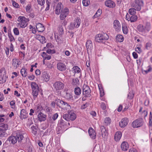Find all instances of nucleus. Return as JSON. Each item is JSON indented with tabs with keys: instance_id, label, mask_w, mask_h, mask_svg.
<instances>
[{
	"instance_id": "e433bc0d",
	"label": "nucleus",
	"mask_w": 152,
	"mask_h": 152,
	"mask_svg": "<svg viewBox=\"0 0 152 152\" xmlns=\"http://www.w3.org/2000/svg\"><path fill=\"white\" fill-rule=\"evenodd\" d=\"M79 80L77 78H76L72 79L71 83L73 86H77L79 84Z\"/></svg>"
},
{
	"instance_id": "13d9d810",
	"label": "nucleus",
	"mask_w": 152,
	"mask_h": 152,
	"mask_svg": "<svg viewBox=\"0 0 152 152\" xmlns=\"http://www.w3.org/2000/svg\"><path fill=\"white\" fill-rule=\"evenodd\" d=\"M14 33L16 35H18L19 34V31L18 29L17 28H15L13 29Z\"/></svg>"
},
{
	"instance_id": "6e6d98bb",
	"label": "nucleus",
	"mask_w": 152,
	"mask_h": 152,
	"mask_svg": "<svg viewBox=\"0 0 152 152\" xmlns=\"http://www.w3.org/2000/svg\"><path fill=\"white\" fill-rule=\"evenodd\" d=\"M12 4L13 6L15 7L18 8L19 7V5L18 3L15 2V1H12Z\"/></svg>"
},
{
	"instance_id": "f03ea898",
	"label": "nucleus",
	"mask_w": 152,
	"mask_h": 152,
	"mask_svg": "<svg viewBox=\"0 0 152 152\" xmlns=\"http://www.w3.org/2000/svg\"><path fill=\"white\" fill-rule=\"evenodd\" d=\"M68 114H65L63 116V118L66 121H74L76 118V114L72 111H68Z\"/></svg>"
},
{
	"instance_id": "2f4dec72",
	"label": "nucleus",
	"mask_w": 152,
	"mask_h": 152,
	"mask_svg": "<svg viewBox=\"0 0 152 152\" xmlns=\"http://www.w3.org/2000/svg\"><path fill=\"white\" fill-rule=\"evenodd\" d=\"M8 128V125L6 124H2L0 125V129L2 131H5Z\"/></svg>"
},
{
	"instance_id": "f3484780",
	"label": "nucleus",
	"mask_w": 152,
	"mask_h": 152,
	"mask_svg": "<svg viewBox=\"0 0 152 152\" xmlns=\"http://www.w3.org/2000/svg\"><path fill=\"white\" fill-rule=\"evenodd\" d=\"M20 61L18 59L16 58H14L12 60V65L14 69H16L18 67Z\"/></svg>"
},
{
	"instance_id": "7ed1b4c3",
	"label": "nucleus",
	"mask_w": 152,
	"mask_h": 152,
	"mask_svg": "<svg viewBox=\"0 0 152 152\" xmlns=\"http://www.w3.org/2000/svg\"><path fill=\"white\" fill-rule=\"evenodd\" d=\"M109 38L108 35L106 34H99L96 36L95 40L99 42H103L104 40L108 39Z\"/></svg>"
},
{
	"instance_id": "a878e982",
	"label": "nucleus",
	"mask_w": 152,
	"mask_h": 152,
	"mask_svg": "<svg viewBox=\"0 0 152 152\" xmlns=\"http://www.w3.org/2000/svg\"><path fill=\"white\" fill-rule=\"evenodd\" d=\"M101 131L102 137H105L107 134V131L106 128L103 126L100 127Z\"/></svg>"
},
{
	"instance_id": "c9c22d12",
	"label": "nucleus",
	"mask_w": 152,
	"mask_h": 152,
	"mask_svg": "<svg viewBox=\"0 0 152 152\" xmlns=\"http://www.w3.org/2000/svg\"><path fill=\"white\" fill-rule=\"evenodd\" d=\"M111 122L110 118L109 117H106L104 118V125L105 126H107L110 124Z\"/></svg>"
},
{
	"instance_id": "052dcab7",
	"label": "nucleus",
	"mask_w": 152,
	"mask_h": 152,
	"mask_svg": "<svg viewBox=\"0 0 152 152\" xmlns=\"http://www.w3.org/2000/svg\"><path fill=\"white\" fill-rule=\"evenodd\" d=\"M122 30L124 33L125 34H127L128 33V29L126 27H122Z\"/></svg>"
},
{
	"instance_id": "5701e85b",
	"label": "nucleus",
	"mask_w": 152,
	"mask_h": 152,
	"mask_svg": "<svg viewBox=\"0 0 152 152\" xmlns=\"http://www.w3.org/2000/svg\"><path fill=\"white\" fill-rule=\"evenodd\" d=\"M128 143L126 142H123L121 145V148L122 150L125 151H127L129 148Z\"/></svg>"
},
{
	"instance_id": "20e7f679",
	"label": "nucleus",
	"mask_w": 152,
	"mask_h": 152,
	"mask_svg": "<svg viewBox=\"0 0 152 152\" xmlns=\"http://www.w3.org/2000/svg\"><path fill=\"white\" fill-rule=\"evenodd\" d=\"M143 2L142 0H135L134 3L132 4V6L137 11L140 10L143 6Z\"/></svg>"
},
{
	"instance_id": "3c124183",
	"label": "nucleus",
	"mask_w": 152,
	"mask_h": 152,
	"mask_svg": "<svg viewBox=\"0 0 152 152\" xmlns=\"http://www.w3.org/2000/svg\"><path fill=\"white\" fill-rule=\"evenodd\" d=\"M83 4L84 6H87L90 4L89 0H83Z\"/></svg>"
},
{
	"instance_id": "2eb2a0df",
	"label": "nucleus",
	"mask_w": 152,
	"mask_h": 152,
	"mask_svg": "<svg viewBox=\"0 0 152 152\" xmlns=\"http://www.w3.org/2000/svg\"><path fill=\"white\" fill-rule=\"evenodd\" d=\"M113 26L115 31H118L121 29V26L120 24L117 20H115L114 21L113 23Z\"/></svg>"
},
{
	"instance_id": "c756f323",
	"label": "nucleus",
	"mask_w": 152,
	"mask_h": 152,
	"mask_svg": "<svg viewBox=\"0 0 152 152\" xmlns=\"http://www.w3.org/2000/svg\"><path fill=\"white\" fill-rule=\"evenodd\" d=\"M81 22V20L79 18H77L74 20L73 23L75 25V26L76 27V28H77L79 26Z\"/></svg>"
},
{
	"instance_id": "0e129e2a",
	"label": "nucleus",
	"mask_w": 152,
	"mask_h": 152,
	"mask_svg": "<svg viewBox=\"0 0 152 152\" xmlns=\"http://www.w3.org/2000/svg\"><path fill=\"white\" fill-rule=\"evenodd\" d=\"M88 104L86 103L85 104H84L81 106V108L83 109H85L86 107H88Z\"/></svg>"
},
{
	"instance_id": "c03bdc74",
	"label": "nucleus",
	"mask_w": 152,
	"mask_h": 152,
	"mask_svg": "<svg viewBox=\"0 0 152 152\" xmlns=\"http://www.w3.org/2000/svg\"><path fill=\"white\" fill-rule=\"evenodd\" d=\"M72 69L74 71V72L75 73H78L80 72V69L77 66H74Z\"/></svg>"
},
{
	"instance_id": "473e14b6",
	"label": "nucleus",
	"mask_w": 152,
	"mask_h": 152,
	"mask_svg": "<svg viewBox=\"0 0 152 152\" xmlns=\"http://www.w3.org/2000/svg\"><path fill=\"white\" fill-rule=\"evenodd\" d=\"M42 56L43 59L48 60H50L51 58V56L47 54L45 52H43L42 54Z\"/></svg>"
},
{
	"instance_id": "4c0bfd02",
	"label": "nucleus",
	"mask_w": 152,
	"mask_h": 152,
	"mask_svg": "<svg viewBox=\"0 0 152 152\" xmlns=\"http://www.w3.org/2000/svg\"><path fill=\"white\" fill-rule=\"evenodd\" d=\"M137 19V17L136 15H132L130 16L129 19V20L131 22H133L136 21Z\"/></svg>"
},
{
	"instance_id": "cd10ccee",
	"label": "nucleus",
	"mask_w": 152,
	"mask_h": 152,
	"mask_svg": "<svg viewBox=\"0 0 152 152\" xmlns=\"http://www.w3.org/2000/svg\"><path fill=\"white\" fill-rule=\"evenodd\" d=\"M64 97L65 99L68 100L72 99V96L70 93L66 91H64Z\"/></svg>"
},
{
	"instance_id": "6ab92c4d",
	"label": "nucleus",
	"mask_w": 152,
	"mask_h": 152,
	"mask_svg": "<svg viewBox=\"0 0 152 152\" xmlns=\"http://www.w3.org/2000/svg\"><path fill=\"white\" fill-rule=\"evenodd\" d=\"M28 116V113L26 110L24 109H22L21 110L20 118L21 119L23 120L26 118Z\"/></svg>"
},
{
	"instance_id": "680f3d73",
	"label": "nucleus",
	"mask_w": 152,
	"mask_h": 152,
	"mask_svg": "<svg viewBox=\"0 0 152 152\" xmlns=\"http://www.w3.org/2000/svg\"><path fill=\"white\" fill-rule=\"evenodd\" d=\"M46 52L48 54L53 53H55V51L54 50L48 49L46 50Z\"/></svg>"
},
{
	"instance_id": "5fc2aeb1",
	"label": "nucleus",
	"mask_w": 152,
	"mask_h": 152,
	"mask_svg": "<svg viewBox=\"0 0 152 152\" xmlns=\"http://www.w3.org/2000/svg\"><path fill=\"white\" fill-rule=\"evenodd\" d=\"M75 28H76V27L75 26V25L73 23H71L69 26V29L71 30Z\"/></svg>"
},
{
	"instance_id": "49530a36",
	"label": "nucleus",
	"mask_w": 152,
	"mask_h": 152,
	"mask_svg": "<svg viewBox=\"0 0 152 152\" xmlns=\"http://www.w3.org/2000/svg\"><path fill=\"white\" fill-rule=\"evenodd\" d=\"M45 109L46 112L48 113H50L52 111V109L51 108L48 106H45Z\"/></svg>"
},
{
	"instance_id": "de8ad7c7",
	"label": "nucleus",
	"mask_w": 152,
	"mask_h": 152,
	"mask_svg": "<svg viewBox=\"0 0 152 152\" xmlns=\"http://www.w3.org/2000/svg\"><path fill=\"white\" fill-rule=\"evenodd\" d=\"M98 87L100 93V96H102L104 95L103 88L101 86V85H98Z\"/></svg>"
},
{
	"instance_id": "aec40b11",
	"label": "nucleus",
	"mask_w": 152,
	"mask_h": 152,
	"mask_svg": "<svg viewBox=\"0 0 152 152\" xmlns=\"http://www.w3.org/2000/svg\"><path fill=\"white\" fill-rule=\"evenodd\" d=\"M38 118L39 121L41 122L44 121L46 119V115L40 112L38 115Z\"/></svg>"
},
{
	"instance_id": "37998d69",
	"label": "nucleus",
	"mask_w": 152,
	"mask_h": 152,
	"mask_svg": "<svg viewBox=\"0 0 152 152\" xmlns=\"http://www.w3.org/2000/svg\"><path fill=\"white\" fill-rule=\"evenodd\" d=\"M136 10L134 8H130L129 10V12L131 15H135V14L136 13Z\"/></svg>"
},
{
	"instance_id": "f704fd0d",
	"label": "nucleus",
	"mask_w": 152,
	"mask_h": 152,
	"mask_svg": "<svg viewBox=\"0 0 152 152\" xmlns=\"http://www.w3.org/2000/svg\"><path fill=\"white\" fill-rule=\"evenodd\" d=\"M116 41L118 42H121L123 41L124 37L121 35H118L116 37Z\"/></svg>"
},
{
	"instance_id": "4be33fe9",
	"label": "nucleus",
	"mask_w": 152,
	"mask_h": 152,
	"mask_svg": "<svg viewBox=\"0 0 152 152\" xmlns=\"http://www.w3.org/2000/svg\"><path fill=\"white\" fill-rule=\"evenodd\" d=\"M86 47L87 51L91 50L93 49L92 43L91 40H88L87 41L86 43Z\"/></svg>"
},
{
	"instance_id": "f8f14e48",
	"label": "nucleus",
	"mask_w": 152,
	"mask_h": 152,
	"mask_svg": "<svg viewBox=\"0 0 152 152\" xmlns=\"http://www.w3.org/2000/svg\"><path fill=\"white\" fill-rule=\"evenodd\" d=\"M58 33L59 35H55V37L57 39L61 40L62 39V36L64 34V29L61 26H59L58 27Z\"/></svg>"
},
{
	"instance_id": "412c9836",
	"label": "nucleus",
	"mask_w": 152,
	"mask_h": 152,
	"mask_svg": "<svg viewBox=\"0 0 152 152\" xmlns=\"http://www.w3.org/2000/svg\"><path fill=\"white\" fill-rule=\"evenodd\" d=\"M42 77L43 78V80L46 82L50 80V76L49 74L46 72H44L42 73Z\"/></svg>"
},
{
	"instance_id": "58836bf2",
	"label": "nucleus",
	"mask_w": 152,
	"mask_h": 152,
	"mask_svg": "<svg viewBox=\"0 0 152 152\" xmlns=\"http://www.w3.org/2000/svg\"><path fill=\"white\" fill-rule=\"evenodd\" d=\"M38 38H39V40L43 44L46 42V39L44 37L39 35L38 37Z\"/></svg>"
},
{
	"instance_id": "7c9ffc66",
	"label": "nucleus",
	"mask_w": 152,
	"mask_h": 152,
	"mask_svg": "<svg viewBox=\"0 0 152 152\" xmlns=\"http://www.w3.org/2000/svg\"><path fill=\"white\" fill-rule=\"evenodd\" d=\"M20 73L22 76L23 77H26L27 75V69L24 67L22 68L20 70Z\"/></svg>"
},
{
	"instance_id": "a211bd4d",
	"label": "nucleus",
	"mask_w": 152,
	"mask_h": 152,
	"mask_svg": "<svg viewBox=\"0 0 152 152\" xmlns=\"http://www.w3.org/2000/svg\"><path fill=\"white\" fill-rule=\"evenodd\" d=\"M88 132L91 138L93 139H95L96 138L95 132L92 128L90 127L89 128Z\"/></svg>"
},
{
	"instance_id": "a18cd8bd",
	"label": "nucleus",
	"mask_w": 152,
	"mask_h": 152,
	"mask_svg": "<svg viewBox=\"0 0 152 152\" xmlns=\"http://www.w3.org/2000/svg\"><path fill=\"white\" fill-rule=\"evenodd\" d=\"M52 119V117L50 114H49L48 118L47 119V121L48 123H53L54 122V121Z\"/></svg>"
},
{
	"instance_id": "69168bd1",
	"label": "nucleus",
	"mask_w": 152,
	"mask_h": 152,
	"mask_svg": "<svg viewBox=\"0 0 152 152\" xmlns=\"http://www.w3.org/2000/svg\"><path fill=\"white\" fill-rule=\"evenodd\" d=\"M135 51L137 52L138 53H140L142 52L141 49L139 47H137L135 48Z\"/></svg>"
},
{
	"instance_id": "338daca9",
	"label": "nucleus",
	"mask_w": 152,
	"mask_h": 152,
	"mask_svg": "<svg viewBox=\"0 0 152 152\" xmlns=\"http://www.w3.org/2000/svg\"><path fill=\"white\" fill-rule=\"evenodd\" d=\"M101 107L103 110H105L106 108L105 104L104 103H102L101 104Z\"/></svg>"
},
{
	"instance_id": "0eeeda50",
	"label": "nucleus",
	"mask_w": 152,
	"mask_h": 152,
	"mask_svg": "<svg viewBox=\"0 0 152 152\" xmlns=\"http://www.w3.org/2000/svg\"><path fill=\"white\" fill-rule=\"evenodd\" d=\"M91 90L89 87L84 84L83 87L82 93L83 96L86 97H90L91 96Z\"/></svg>"
},
{
	"instance_id": "6e6552de",
	"label": "nucleus",
	"mask_w": 152,
	"mask_h": 152,
	"mask_svg": "<svg viewBox=\"0 0 152 152\" xmlns=\"http://www.w3.org/2000/svg\"><path fill=\"white\" fill-rule=\"evenodd\" d=\"M53 86L56 91H59L62 90L64 88V85L62 82L57 81L53 83Z\"/></svg>"
},
{
	"instance_id": "09e8293b",
	"label": "nucleus",
	"mask_w": 152,
	"mask_h": 152,
	"mask_svg": "<svg viewBox=\"0 0 152 152\" xmlns=\"http://www.w3.org/2000/svg\"><path fill=\"white\" fill-rule=\"evenodd\" d=\"M31 4H29L26 7V10L27 12L29 13L31 12Z\"/></svg>"
},
{
	"instance_id": "c85d7f7f",
	"label": "nucleus",
	"mask_w": 152,
	"mask_h": 152,
	"mask_svg": "<svg viewBox=\"0 0 152 152\" xmlns=\"http://www.w3.org/2000/svg\"><path fill=\"white\" fill-rule=\"evenodd\" d=\"M7 77L6 75L2 74L0 76V83L2 84L6 82Z\"/></svg>"
},
{
	"instance_id": "864d4df0",
	"label": "nucleus",
	"mask_w": 152,
	"mask_h": 152,
	"mask_svg": "<svg viewBox=\"0 0 152 152\" xmlns=\"http://www.w3.org/2000/svg\"><path fill=\"white\" fill-rule=\"evenodd\" d=\"M8 36L10 39V41L11 42H14L15 41V39L12 34L10 33H8Z\"/></svg>"
},
{
	"instance_id": "1a4fd4ad",
	"label": "nucleus",
	"mask_w": 152,
	"mask_h": 152,
	"mask_svg": "<svg viewBox=\"0 0 152 152\" xmlns=\"http://www.w3.org/2000/svg\"><path fill=\"white\" fill-rule=\"evenodd\" d=\"M69 12V11L68 8H66L64 9H62L61 12H60V20H64L67 16Z\"/></svg>"
},
{
	"instance_id": "4468645a",
	"label": "nucleus",
	"mask_w": 152,
	"mask_h": 152,
	"mask_svg": "<svg viewBox=\"0 0 152 152\" xmlns=\"http://www.w3.org/2000/svg\"><path fill=\"white\" fill-rule=\"evenodd\" d=\"M105 6L110 8H114L115 6V3L110 0H107L105 1Z\"/></svg>"
},
{
	"instance_id": "9d476101",
	"label": "nucleus",
	"mask_w": 152,
	"mask_h": 152,
	"mask_svg": "<svg viewBox=\"0 0 152 152\" xmlns=\"http://www.w3.org/2000/svg\"><path fill=\"white\" fill-rule=\"evenodd\" d=\"M143 124V120L142 118H138L134 121L132 124V126L133 128H137L140 127Z\"/></svg>"
},
{
	"instance_id": "dca6fc26",
	"label": "nucleus",
	"mask_w": 152,
	"mask_h": 152,
	"mask_svg": "<svg viewBox=\"0 0 152 152\" xmlns=\"http://www.w3.org/2000/svg\"><path fill=\"white\" fill-rule=\"evenodd\" d=\"M128 123V119L127 118H123L119 122L120 126L121 127H124Z\"/></svg>"
},
{
	"instance_id": "774afa93",
	"label": "nucleus",
	"mask_w": 152,
	"mask_h": 152,
	"mask_svg": "<svg viewBox=\"0 0 152 152\" xmlns=\"http://www.w3.org/2000/svg\"><path fill=\"white\" fill-rule=\"evenodd\" d=\"M129 152H137L136 149L134 148H132L129 150Z\"/></svg>"
},
{
	"instance_id": "f257e3e1",
	"label": "nucleus",
	"mask_w": 152,
	"mask_h": 152,
	"mask_svg": "<svg viewBox=\"0 0 152 152\" xmlns=\"http://www.w3.org/2000/svg\"><path fill=\"white\" fill-rule=\"evenodd\" d=\"M15 134V136H11L9 137L8 140L13 144H15L18 141L19 143L21 144V145H23L26 142V138L23 137L22 134L19 131H17Z\"/></svg>"
},
{
	"instance_id": "423d86ee",
	"label": "nucleus",
	"mask_w": 152,
	"mask_h": 152,
	"mask_svg": "<svg viewBox=\"0 0 152 152\" xmlns=\"http://www.w3.org/2000/svg\"><path fill=\"white\" fill-rule=\"evenodd\" d=\"M56 102L57 105L59 107L62 108H66V107H67L68 108L71 107L70 105L66 102L60 99H56Z\"/></svg>"
},
{
	"instance_id": "8fccbe9b",
	"label": "nucleus",
	"mask_w": 152,
	"mask_h": 152,
	"mask_svg": "<svg viewBox=\"0 0 152 152\" xmlns=\"http://www.w3.org/2000/svg\"><path fill=\"white\" fill-rule=\"evenodd\" d=\"M26 19V18L24 16H19L18 18L17 21L19 23H22L24 20Z\"/></svg>"
},
{
	"instance_id": "ddd939ff",
	"label": "nucleus",
	"mask_w": 152,
	"mask_h": 152,
	"mask_svg": "<svg viewBox=\"0 0 152 152\" xmlns=\"http://www.w3.org/2000/svg\"><path fill=\"white\" fill-rule=\"evenodd\" d=\"M63 9V6L61 3H59L56 5L55 10V12L57 15H59Z\"/></svg>"
},
{
	"instance_id": "79ce46f5",
	"label": "nucleus",
	"mask_w": 152,
	"mask_h": 152,
	"mask_svg": "<svg viewBox=\"0 0 152 152\" xmlns=\"http://www.w3.org/2000/svg\"><path fill=\"white\" fill-rule=\"evenodd\" d=\"M32 133L35 135L37 134V128L34 126H33L31 127Z\"/></svg>"
},
{
	"instance_id": "bf43d9fd",
	"label": "nucleus",
	"mask_w": 152,
	"mask_h": 152,
	"mask_svg": "<svg viewBox=\"0 0 152 152\" xmlns=\"http://www.w3.org/2000/svg\"><path fill=\"white\" fill-rule=\"evenodd\" d=\"M37 1L38 4L41 6L45 4V0H37Z\"/></svg>"
},
{
	"instance_id": "b1692460",
	"label": "nucleus",
	"mask_w": 152,
	"mask_h": 152,
	"mask_svg": "<svg viewBox=\"0 0 152 152\" xmlns=\"http://www.w3.org/2000/svg\"><path fill=\"white\" fill-rule=\"evenodd\" d=\"M36 28L37 31L39 32H43L45 29L43 25L39 23H38L37 24Z\"/></svg>"
},
{
	"instance_id": "bb28decb",
	"label": "nucleus",
	"mask_w": 152,
	"mask_h": 152,
	"mask_svg": "<svg viewBox=\"0 0 152 152\" xmlns=\"http://www.w3.org/2000/svg\"><path fill=\"white\" fill-rule=\"evenodd\" d=\"M122 133L120 132H118L116 133L114 136V139L115 141H118L121 138Z\"/></svg>"
},
{
	"instance_id": "603ef678",
	"label": "nucleus",
	"mask_w": 152,
	"mask_h": 152,
	"mask_svg": "<svg viewBox=\"0 0 152 152\" xmlns=\"http://www.w3.org/2000/svg\"><path fill=\"white\" fill-rule=\"evenodd\" d=\"M149 125L151 126L152 125V114L151 112H150L149 117Z\"/></svg>"
},
{
	"instance_id": "ea45409f",
	"label": "nucleus",
	"mask_w": 152,
	"mask_h": 152,
	"mask_svg": "<svg viewBox=\"0 0 152 152\" xmlns=\"http://www.w3.org/2000/svg\"><path fill=\"white\" fill-rule=\"evenodd\" d=\"M137 29L140 32H143L145 31V28L144 26L141 24L137 26Z\"/></svg>"
},
{
	"instance_id": "4d7b16f0",
	"label": "nucleus",
	"mask_w": 152,
	"mask_h": 152,
	"mask_svg": "<svg viewBox=\"0 0 152 152\" xmlns=\"http://www.w3.org/2000/svg\"><path fill=\"white\" fill-rule=\"evenodd\" d=\"M58 114L57 113L54 114L52 116L53 120L54 121H55L58 118Z\"/></svg>"
},
{
	"instance_id": "9b49d317",
	"label": "nucleus",
	"mask_w": 152,
	"mask_h": 152,
	"mask_svg": "<svg viewBox=\"0 0 152 152\" xmlns=\"http://www.w3.org/2000/svg\"><path fill=\"white\" fill-rule=\"evenodd\" d=\"M57 68L59 70L63 71L66 70V66L64 63L62 62H59L57 64Z\"/></svg>"
},
{
	"instance_id": "72a5a7b5",
	"label": "nucleus",
	"mask_w": 152,
	"mask_h": 152,
	"mask_svg": "<svg viewBox=\"0 0 152 152\" xmlns=\"http://www.w3.org/2000/svg\"><path fill=\"white\" fill-rule=\"evenodd\" d=\"M74 91L75 94L77 95H80L81 92V89L78 87L75 88Z\"/></svg>"
},
{
	"instance_id": "39448f33",
	"label": "nucleus",
	"mask_w": 152,
	"mask_h": 152,
	"mask_svg": "<svg viewBox=\"0 0 152 152\" xmlns=\"http://www.w3.org/2000/svg\"><path fill=\"white\" fill-rule=\"evenodd\" d=\"M32 89V94L34 97H36L38 95L39 91V87L35 82H32L31 84Z\"/></svg>"
},
{
	"instance_id": "e2e57ef3",
	"label": "nucleus",
	"mask_w": 152,
	"mask_h": 152,
	"mask_svg": "<svg viewBox=\"0 0 152 152\" xmlns=\"http://www.w3.org/2000/svg\"><path fill=\"white\" fill-rule=\"evenodd\" d=\"M0 73L1 74L6 75V72L5 71V69L4 68H2L0 70Z\"/></svg>"
},
{
	"instance_id": "393cba45",
	"label": "nucleus",
	"mask_w": 152,
	"mask_h": 152,
	"mask_svg": "<svg viewBox=\"0 0 152 152\" xmlns=\"http://www.w3.org/2000/svg\"><path fill=\"white\" fill-rule=\"evenodd\" d=\"M24 21H23L22 23H18V25L19 26L20 28H24L27 26L28 24V19L26 18V19H24Z\"/></svg>"
},
{
	"instance_id": "a19ab883",
	"label": "nucleus",
	"mask_w": 152,
	"mask_h": 152,
	"mask_svg": "<svg viewBox=\"0 0 152 152\" xmlns=\"http://www.w3.org/2000/svg\"><path fill=\"white\" fill-rule=\"evenodd\" d=\"M102 13V11L100 9H98L96 13L93 16V18H95L98 17L100 16L101 14Z\"/></svg>"
}]
</instances>
